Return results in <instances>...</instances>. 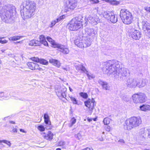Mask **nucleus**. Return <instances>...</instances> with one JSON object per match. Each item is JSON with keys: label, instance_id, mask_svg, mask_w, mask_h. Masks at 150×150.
Segmentation results:
<instances>
[{"label": "nucleus", "instance_id": "27", "mask_svg": "<svg viewBox=\"0 0 150 150\" xmlns=\"http://www.w3.org/2000/svg\"><path fill=\"white\" fill-rule=\"evenodd\" d=\"M39 39V42H40V44L42 43L45 46H48V43L46 40L45 37L43 35H40Z\"/></svg>", "mask_w": 150, "mask_h": 150}, {"label": "nucleus", "instance_id": "62", "mask_svg": "<svg viewBox=\"0 0 150 150\" xmlns=\"http://www.w3.org/2000/svg\"><path fill=\"white\" fill-rule=\"evenodd\" d=\"M81 150H87L86 149V148H85V149H81Z\"/></svg>", "mask_w": 150, "mask_h": 150}, {"label": "nucleus", "instance_id": "14", "mask_svg": "<svg viewBox=\"0 0 150 150\" xmlns=\"http://www.w3.org/2000/svg\"><path fill=\"white\" fill-rule=\"evenodd\" d=\"M137 79L136 78H129L127 80L126 84L128 87L135 88L137 86Z\"/></svg>", "mask_w": 150, "mask_h": 150}, {"label": "nucleus", "instance_id": "5", "mask_svg": "<svg viewBox=\"0 0 150 150\" xmlns=\"http://www.w3.org/2000/svg\"><path fill=\"white\" fill-rule=\"evenodd\" d=\"M82 18L81 15L73 18L68 24L69 29L71 31H75L81 28L82 26Z\"/></svg>", "mask_w": 150, "mask_h": 150}, {"label": "nucleus", "instance_id": "40", "mask_svg": "<svg viewBox=\"0 0 150 150\" xmlns=\"http://www.w3.org/2000/svg\"><path fill=\"white\" fill-rule=\"evenodd\" d=\"M31 60L36 62H39L40 59L37 57H33L31 58Z\"/></svg>", "mask_w": 150, "mask_h": 150}, {"label": "nucleus", "instance_id": "21", "mask_svg": "<svg viewBox=\"0 0 150 150\" xmlns=\"http://www.w3.org/2000/svg\"><path fill=\"white\" fill-rule=\"evenodd\" d=\"M44 122L45 123L48 125V127L46 128L47 129H49L51 127V122L50 120V118L48 114L45 113L44 115Z\"/></svg>", "mask_w": 150, "mask_h": 150}, {"label": "nucleus", "instance_id": "32", "mask_svg": "<svg viewBox=\"0 0 150 150\" xmlns=\"http://www.w3.org/2000/svg\"><path fill=\"white\" fill-rule=\"evenodd\" d=\"M39 62L41 64L45 65H47L48 64V62L45 59H40Z\"/></svg>", "mask_w": 150, "mask_h": 150}, {"label": "nucleus", "instance_id": "9", "mask_svg": "<svg viewBox=\"0 0 150 150\" xmlns=\"http://www.w3.org/2000/svg\"><path fill=\"white\" fill-rule=\"evenodd\" d=\"M133 102L135 103H142L145 102L147 100L146 95L142 93H138L133 94L132 96Z\"/></svg>", "mask_w": 150, "mask_h": 150}, {"label": "nucleus", "instance_id": "16", "mask_svg": "<svg viewBox=\"0 0 150 150\" xmlns=\"http://www.w3.org/2000/svg\"><path fill=\"white\" fill-rule=\"evenodd\" d=\"M95 103V101L93 98L91 99H88L84 102V104L85 106L88 108L90 110H92L96 105Z\"/></svg>", "mask_w": 150, "mask_h": 150}, {"label": "nucleus", "instance_id": "41", "mask_svg": "<svg viewBox=\"0 0 150 150\" xmlns=\"http://www.w3.org/2000/svg\"><path fill=\"white\" fill-rule=\"evenodd\" d=\"M7 97H8V96H6V94L4 93L3 92H0V98L4 97L5 98H7Z\"/></svg>", "mask_w": 150, "mask_h": 150}, {"label": "nucleus", "instance_id": "43", "mask_svg": "<svg viewBox=\"0 0 150 150\" xmlns=\"http://www.w3.org/2000/svg\"><path fill=\"white\" fill-rule=\"evenodd\" d=\"M75 137L78 140H80L81 139L82 136L80 133H78L75 136Z\"/></svg>", "mask_w": 150, "mask_h": 150}, {"label": "nucleus", "instance_id": "33", "mask_svg": "<svg viewBox=\"0 0 150 150\" xmlns=\"http://www.w3.org/2000/svg\"><path fill=\"white\" fill-rule=\"evenodd\" d=\"M59 22V21L58 20L57 18L56 20H53L51 22V24L50 25L49 27L51 28H52L57 23Z\"/></svg>", "mask_w": 150, "mask_h": 150}, {"label": "nucleus", "instance_id": "37", "mask_svg": "<svg viewBox=\"0 0 150 150\" xmlns=\"http://www.w3.org/2000/svg\"><path fill=\"white\" fill-rule=\"evenodd\" d=\"M3 142L7 144L10 147L11 146V144L10 142L6 140H0V143Z\"/></svg>", "mask_w": 150, "mask_h": 150}, {"label": "nucleus", "instance_id": "20", "mask_svg": "<svg viewBox=\"0 0 150 150\" xmlns=\"http://www.w3.org/2000/svg\"><path fill=\"white\" fill-rule=\"evenodd\" d=\"M74 65L78 71L81 70L84 72L86 71V68L83 66L82 64L80 62H77V63H75Z\"/></svg>", "mask_w": 150, "mask_h": 150}, {"label": "nucleus", "instance_id": "56", "mask_svg": "<svg viewBox=\"0 0 150 150\" xmlns=\"http://www.w3.org/2000/svg\"><path fill=\"white\" fill-rule=\"evenodd\" d=\"M148 136L150 138V129L149 131V135Z\"/></svg>", "mask_w": 150, "mask_h": 150}, {"label": "nucleus", "instance_id": "42", "mask_svg": "<svg viewBox=\"0 0 150 150\" xmlns=\"http://www.w3.org/2000/svg\"><path fill=\"white\" fill-rule=\"evenodd\" d=\"M92 4H96L99 2V0H89Z\"/></svg>", "mask_w": 150, "mask_h": 150}, {"label": "nucleus", "instance_id": "28", "mask_svg": "<svg viewBox=\"0 0 150 150\" xmlns=\"http://www.w3.org/2000/svg\"><path fill=\"white\" fill-rule=\"evenodd\" d=\"M140 110L146 111L147 110H150V106L148 105H143L139 107Z\"/></svg>", "mask_w": 150, "mask_h": 150}, {"label": "nucleus", "instance_id": "19", "mask_svg": "<svg viewBox=\"0 0 150 150\" xmlns=\"http://www.w3.org/2000/svg\"><path fill=\"white\" fill-rule=\"evenodd\" d=\"M66 88H62L57 90L56 92L58 96H62L63 98H65L66 97L65 92L66 91Z\"/></svg>", "mask_w": 150, "mask_h": 150}, {"label": "nucleus", "instance_id": "31", "mask_svg": "<svg viewBox=\"0 0 150 150\" xmlns=\"http://www.w3.org/2000/svg\"><path fill=\"white\" fill-rule=\"evenodd\" d=\"M76 122V119L74 117L71 118L70 120V123L69 124L68 126L70 127H71L75 124Z\"/></svg>", "mask_w": 150, "mask_h": 150}, {"label": "nucleus", "instance_id": "54", "mask_svg": "<svg viewBox=\"0 0 150 150\" xmlns=\"http://www.w3.org/2000/svg\"><path fill=\"white\" fill-rule=\"evenodd\" d=\"M62 69L65 71H67L68 70V69L66 67H62Z\"/></svg>", "mask_w": 150, "mask_h": 150}, {"label": "nucleus", "instance_id": "2", "mask_svg": "<svg viewBox=\"0 0 150 150\" xmlns=\"http://www.w3.org/2000/svg\"><path fill=\"white\" fill-rule=\"evenodd\" d=\"M4 0H0V17L4 22L7 23L12 22L13 20V13L15 11V7L13 5L8 4L3 7Z\"/></svg>", "mask_w": 150, "mask_h": 150}, {"label": "nucleus", "instance_id": "12", "mask_svg": "<svg viewBox=\"0 0 150 150\" xmlns=\"http://www.w3.org/2000/svg\"><path fill=\"white\" fill-rule=\"evenodd\" d=\"M102 15L103 17L113 23H115L117 21V18L115 16L114 13L109 11H105L103 13Z\"/></svg>", "mask_w": 150, "mask_h": 150}, {"label": "nucleus", "instance_id": "38", "mask_svg": "<svg viewBox=\"0 0 150 150\" xmlns=\"http://www.w3.org/2000/svg\"><path fill=\"white\" fill-rule=\"evenodd\" d=\"M145 133V130L144 128H142L140 130L139 132V134L141 135H142V137H144Z\"/></svg>", "mask_w": 150, "mask_h": 150}, {"label": "nucleus", "instance_id": "47", "mask_svg": "<svg viewBox=\"0 0 150 150\" xmlns=\"http://www.w3.org/2000/svg\"><path fill=\"white\" fill-rule=\"evenodd\" d=\"M65 17V16L64 15L62 16L57 18L58 20L59 21H60L61 20L64 18Z\"/></svg>", "mask_w": 150, "mask_h": 150}, {"label": "nucleus", "instance_id": "53", "mask_svg": "<svg viewBox=\"0 0 150 150\" xmlns=\"http://www.w3.org/2000/svg\"><path fill=\"white\" fill-rule=\"evenodd\" d=\"M119 142H122V143H125L124 141L122 139H120V140L119 141Z\"/></svg>", "mask_w": 150, "mask_h": 150}, {"label": "nucleus", "instance_id": "7", "mask_svg": "<svg viewBox=\"0 0 150 150\" xmlns=\"http://www.w3.org/2000/svg\"><path fill=\"white\" fill-rule=\"evenodd\" d=\"M47 39L48 41L51 43L53 47L58 48L59 50L63 54H67L69 53V50L66 47L64 46L55 42L54 40L50 37H47Z\"/></svg>", "mask_w": 150, "mask_h": 150}, {"label": "nucleus", "instance_id": "22", "mask_svg": "<svg viewBox=\"0 0 150 150\" xmlns=\"http://www.w3.org/2000/svg\"><path fill=\"white\" fill-rule=\"evenodd\" d=\"M98 82L102 86L103 89L106 90H109L110 86L108 85L107 82L101 80H98Z\"/></svg>", "mask_w": 150, "mask_h": 150}, {"label": "nucleus", "instance_id": "30", "mask_svg": "<svg viewBox=\"0 0 150 150\" xmlns=\"http://www.w3.org/2000/svg\"><path fill=\"white\" fill-rule=\"evenodd\" d=\"M23 37L22 36H19L18 35L15 36L11 37L9 38V40L13 41H16L22 38Z\"/></svg>", "mask_w": 150, "mask_h": 150}, {"label": "nucleus", "instance_id": "50", "mask_svg": "<svg viewBox=\"0 0 150 150\" xmlns=\"http://www.w3.org/2000/svg\"><path fill=\"white\" fill-rule=\"evenodd\" d=\"M12 132L14 133L17 132V129H15V128H14V129H13L12 130Z\"/></svg>", "mask_w": 150, "mask_h": 150}, {"label": "nucleus", "instance_id": "8", "mask_svg": "<svg viewBox=\"0 0 150 150\" xmlns=\"http://www.w3.org/2000/svg\"><path fill=\"white\" fill-rule=\"evenodd\" d=\"M77 0H66L64 11L66 12L72 11L77 7Z\"/></svg>", "mask_w": 150, "mask_h": 150}, {"label": "nucleus", "instance_id": "35", "mask_svg": "<svg viewBox=\"0 0 150 150\" xmlns=\"http://www.w3.org/2000/svg\"><path fill=\"white\" fill-rule=\"evenodd\" d=\"M110 119L108 117L105 118L103 120V122L105 125H107L110 123Z\"/></svg>", "mask_w": 150, "mask_h": 150}, {"label": "nucleus", "instance_id": "24", "mask_svg": "<svg viewBox=\"0 0 150 150\" xmlns=\"http://www.w3.org/2000/svg\"><path fill=\"white\" fill-rule=\"evenodd\" d=\"M45 139L50 140L53 138V134L50 131H48L47 133H43L42 134Z\"/></svg>", "mask_w": 150, "mask_h": 150}, {"label": "nucleus", "instance_id": "18", "mask_svg": "<svg viewBox=\"0 0 150 150\" xmlns=\"http://www.w3.org/2000/svg\"><path fill=\"white\" fill-rule=\"evenodd\" d=\"M85 34L88 36L91 37V38H93L96 33L95 31L93 28H86L85 29Z\"/></svg>", "mask_w": 150, "mask_h": 150}, {"label": "nucleus", "instance_id": "1", "mask_svg": "<svg viewBox=\"0 0 150 150\" xmlns=\"http://www.w3.org/2000/svg\"><path fill=\"white\" fill-rule=\"evenodd\" d=\"M122 66L120 62L117 61H110L105 63L102 69L104 73L108 75L112 74L115 78L119 77L121 80H124L128 77L129 71Z\"/></svg>", "mask_w": 150, "mask_h": 150}, {"label": "nucleus", "instance_id": "48", "mask_svg": "<svg viewBox=\"0 0 150 150\" xmlns=\"http://www.w3.org/2000/svg\"><path fill=\"white\" fill-rule=\"evenodd\" d=\"M7 42V41L6 40H2V39H1V41L0 42V43L1 44H5Z\"/></svg>", "mask_w": 150, "mask_h": 150}, {"label": "nucleus", "instance_id": "36", "mask_svg": "<svg viewBox=\"0 0 150 150\" xmlns=\"http://www.w3.org/2000/svg\"><path fill=\"white\" fill-rule=\"evenodd\" d=\"M86 74L88 76V79L89 80H91V79H93L94 78L95 76L93 75L91 73H89L87 71H86Z\"/></svg>", "mask_w": 150, "mask_h": 150}, {"label": "nucleus", "instance_id": "6", "mask_svg": "<svg viewBox=\"0 0 150 150\" xmlns=\"http://www.w3.org/2000/svg\"><path fill=\"white\" fill-rule=\"evenodd\" d=\"M120 16L123 23L125 24H130L133 21L132 13L126 9H123L120 10Z\"/></svg>", "mask_w": 150, "mask_h": 150}, {"label": "nucleus", "instance_id": "58", "mask_svg": "<svg viewBox=\"0 0 150 150\" xmlns=\"http://www.w3.org/2000/svg\"><path fill=\"white\" fill-rule=\"evenodd\" d=\"M10 123H12V124H14V122L13 121H10Z\"/></svg>", "mask_w": 150, "mask_h": 150}, {"label": "nucleus", "instance_id": "34", "mask_svg": "<svg viewBox=\"0 0 150 150\" xmlns=\"http://www.w3.org/2000/svg\"><path fill=\"white\" fill-rule=\"evenodd\" d=\"M80 96L83 98L86 99L88 97V95L87 93L81 92L79 93Z\"/></svg>", "mask_w": 150, "mask_h": 150}, {"label": "nucleus", "instance_id": "51", "mask_svg": "<svg viewBox=\"0 0 150 150\" xmlns=\"http://www.w3.org/2000/svg\"><path fill=\"white\" fill-rule=\"evenodd\" d=\"M86 148L87 150H93V149L92 147H87Z\"/></svg>", "mask_w": 150, "mask_h": 150}, {"label": "nucleus", "instance_id": "29", "mask_svg": "<svg viewBox=\"0 0 150 150\" xmlns=\"http://www.w3.org/2000/svg\"><path fill=\"white\" fill-rule=\"evenodd\" d=\"M69 98L73 104H77L78 105H81L82 103L80 102L78 103V100H77L74 97L71 96H69Z\"/></svg>", "mask_w": 150, "mask_h": 150}, {"label": "nucleus", "instance_id": "45", "mask_svg": "<svg viewBox=\"0 0 150 150\" xmlns=\"http://www.w3.org/2000/svg\"><path fill=\"white\" fill-rule=\"evenodd\" d=\"M122 99L125 102H127L129 100V98L126 96H124L122 97Z\"/></svg>", "mask_w": 150, "mask_h": 150}, {"label": "nucleus", "instance_id": "44", "mask_svg": "<svg viewBox=\"0 0 150 150\" xmlns=\"http://www.w3.org/2000/svg\"><path fill=\"white\" fill-rule=\"evenodd\" d=\"M116 0H111L110 2L111 4L114 5H117L118 3L116 1Z\"/></svg>", "mask_w": 150, "mask_h": 150}, {"label": "nucleus", "instance_id": "46", "mask_svg": "<svg viewBox=\"0 0 150 150\" xmlns=\"http://www.w3.org/2000/svg\"><path fill=\"white\" fill-rule=\"evenodd\" d=\"M144 9L147 11L150 12V6H146L144 7Z\"/></svg>", "mask_w": 150, "mask_h": 150}, {"label": "nucleus", "instance_id": "55", "mask_svg": "<svg viewBox=\"0 0 150 150\" xmlns=\"http://www.w3.org/2000/svg\"><path fill=\"white\" fill-rule=\"evenodd\" d=\"M20 131L21 132H24V133H25L26 132H25L24 130L23 129H20Z\"/></svg>", "mask_w": 150, "mask_h": 150}, {"label": "nucleus", "instance_id": "11", "mask_svg": "<svg viewBox=\"0 0 150 150\" xmlns=\"http://www.w3.org/2000/svg\"><path fill=\"white\" fill-rule=\"evenodd\" d=\"M129 37L133 39L137 40H139L142 34L139 30L135 28V26H134L129 30Z\"/></svg>", "mask_w": 150, "mask_h": 150}, {"label": "nucleus", "instance_id": "52", "mask_svg": "<svg viewBox=\"0 0 150 150\" xmlns=\"http://www.w3.org/2000/svg\"><path fill=\"white\" fill-rule=\"evenodd\" d=\"M60 145H64L65 144V143L64 141H62L60 142Z\"/></svg>", "mask_w": 150, "mask_h": 150}, {"label": "nucleus", "instance_id": "15", "mask_svg": "<svg viewBox=\"0 0 150 150\" xmlns=\"http://www.w3.org/2000/svg\"><path fill=\"white\" fill-rule=\"evenodd\" d=\"M27 65L31 70L41 71L42 70V68L36 63L29 62L27 63Z\"/></svg>", "mask_w": 150, "mask_h": 150}, {"label": "nucleus", "instance_id": "23", "mask_svg": "<svg viewBox=\"0 0 150 150\" xmlns=\"http://www.w3.org/2000/svg\"><path fill=\"white\" fill-rule=\"evenodd\" d=\"M147 80L146 79H137V86L139 88H142L146 84Z\"/></svg>", "mask_w": 150, "mask_h": 150}, {"label": "nucleus", "instance_id": "4", "mask_svg": "<svg viewBox=\"0 0 150 150\" xmlns=\"http://www.w3.org/2000/svg\"><path fill=\"white\" fill-rule=\"evenodd\" d=\"M142 123L140 117H133L127 119L124 124V128L125 130H130L139 127Z\"/></svg>", "mask_w": 150, "mask_h": 150}, {"label": "nucleus", "instance_id": "64", "mask_svg": "<svg viewBox=\"0 0 150 150\" xmlns=\"http://www.w3.org/2000/svg\"><path fill=\"white\" fill-rule=\"evenodd\" d=\"M144 150H150L149 149H145Z\"/></svg>", "mask_w": 150, "mask_h": 150}, {"label": "nucleus", "instance_id": "63", "mask_svg": "<svg viewBox=\"0 0 150 150\" xmlns=\"http://www.w3.org/2000/svg\"><path fill=\"white\" fill-rule=\"evenodd\" d=\"M93 120H94V121H96V118H94V119H93Z\"/></svg>", "mask_w": 150, "mask_h": 150}, {"label": "nucleus", "instance_id": "17", "mask_svg": "<svg viewBox=\"0 0 150 150\" xmlns=\"http://www.w3.org/2000/svg\"><path fill=\"white\" fill-rule=\"evenodd\" d=\"M142 24L143 30L150 35V24L146 21H143L142 22Z\"/></svg>", "mask_w": 150, "mask_h": 150}, {"label": "nucleus", "instance_id": "49", "mask_svg": "<svg viewBox=\"0 0 150 150\" xmlns=\"http://www.w3.org/2000/svg\"><path fill=\"white\" fill-rule=\"evenodd\" d=\"M110 127L109 126H107L105 128L106 130L107 131H109L110 130Z\"/></svg>", "mask_w": 150, "mask_h": 150}, {"label": "nucleus", "instance_id": "61", "mask_svg": "<svg viewBox=\"0 0 150 150\" xmlns=\"http://www.w3.org/2000/svg\"><path fill=\"white\" fill-rule=\"evenodd\" d=\"M22 42V41L18 42H17L16 43H20Z\"/></svg>", "mask_w": 150, "mask_h": 150}, {"label": "nucleus", "instance_id": "60", "mask_svg": "<svg viewBox=\"0 0 150 150\" xmlns=\"http://www.w3.org/2000/svg\"><path fill=\"white\" fill-rule=\"evenodd\" d=\"M88 121L89 122H91V121H92V120L91 119H88Z\"/></svg>", "mask_w": 150, "mask_h": 150}, {"label": "nucleus", "instance_id": "26", "mask_svg": "<svg viewBox=\"0 0 150 150\" xmlns=\"http://www.w3.org/2000/svg\"><path fill=\"white\" fill-rule=\"evenodd\" d=\"M28 44L31 46H39L40 45V42L38 40H33L30 41Z\"/></svg>", "mask_w": 150, "mask_h": 150}, {"label": "nucleus", "instance_id": "59", "mask_svg": "<svg viewBox=\"0 0 150 150\" xmlns=\"http://www.w3.org/2000/svg\"><path fill=\"white\" fill-rule=\"evenodd\" d=\"M56 150H61V149L58 148L56 149Z\"/></svg>", "mask_w": 150, "mask_h": 150}, {"label": "nucleus", "instance_id": "3", "mask_svg": "<svg viewBox=\"0 0 150 150\" xmlns=\"http://www.w3.org/2000/svg\"><path fill=\"white\" fill-rule=\"evenodd\" d=\"M21 8V13L22 18L24 20L28 19L34 15L36 8V4L34 1H27Z\"/></svg>", "mask_w": 150, "mask_h": 150}, {"label": "nucleus", "instance_id": "10", "mask_svg": "<svg viewBox=\"0 0 150 150\" xmlns=\"http://www.w3.org/2000/svg\"><path fill=\"white\" fill-rule=\"evenodd\" d=\"M86 39L85 38H83L81 40L76 39L74 41V43L79 47L86 48L91 45V42L87 39Z\"/></svg>", "mask_w": 150, "mask_h": 150}, {"label": "nucleus", "instance_id": "39", "mask_svg": "<svg viewBox=\"0 0 150 150\" xmlns=\"http://www.w3.org/2000/svg\"><path fill=\"white\" fill-rule=\"evenodd\" d=\"M37 128L41 132L44 131L45 130V128L44 126L42 125L38 126Z\"/></svg>", "mask_w": 150, "mask_h": 150}, {"label": "nucleus", "instance_id": "25", "mask_svg": "<svg viewBox=\"0 0 150 150\" xmlns=\"http://www.w3.org/2000/svg\"><path fill=\"white\" fill-rule=\"evenodd\" d=\"M49 62L52 64L53 65L59 68L61 66V63L59 60L57 59H50Z\"/></svg>", "mask_w": 150, "mask_h": 150}, {"label": "nucleus", "instance_id": "57", "mask_svg": "<svg viewBox=\"0 0 150 150\" xmlns=\"http://www.w3.org/2000/svg\"><path fill=\"white\" fill-rule=\"evenodd\" d=\"M69 90L71 92H72L73 90L70 87H69Z\"/></svg>", "mask_w": 150, "mask_h": 150}, {"label": "nucleus", "instance_id": "13", "mask_svg": "<svg viewBox=\"0 0 150 150\" xmlns=\"http://www.w3.org/2000/svg\"><path fill=\"white\" fill-rule=\"evenodd\" d=\"M87 20L90 23L93 25L97 24L100 22L98 17L96 14H91L89 15Z\"/></svg>", "mask_w": 150, "mask_h": 150}]
</instances>
